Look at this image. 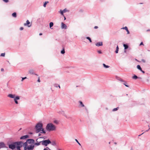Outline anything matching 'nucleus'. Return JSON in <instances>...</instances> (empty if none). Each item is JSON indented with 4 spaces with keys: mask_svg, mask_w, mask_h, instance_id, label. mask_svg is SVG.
Wrapping results in <instances>:
<instances>
[{
    "mask_svg": "<svg viewBox=\"0 0 150 150\" xmlns=\"http://www.w3.org/2000/svg\"><path fill=\"white\" fill-rule=\"evenodd\" d=\"M20 142L19 141L12 142L8 145L9 148L12 150H14L16 148L17 150H21L20 149Z\"/></svg>",
    "mask_w": 150,
    "mask_h": 150,
    "instance_id": "nucleus-1",
    "label": "nucleus"
},
{
    "mask_svg": "<svg viewBox=\"0 0 150 150\" xmlns=\"http://www.w3.org/2000/svg\"><path fill=\"white\" fill-rule=\"evenodd\" d=\"M46 129L47 131L50 132L55 130L56 127L52 123H49L46 125Z\"/></svg>",
    "mask_w": 150,
    "mask_h": 150,
    "instance_id": "nucleus-2",
    "label": "nucleus"
},
{
    "mask_svg": "<svg viewBox=\"0 0 150 150\" xmlns=\"http://www.w3.org/2000/svg\"><path fill=\"white\" fill-rule=\"evenodd\" d=\"M43 124L41 122L37 123L35 126V132L38 133L40 132V129L43 127Z\"/></svg>",
    "mask_w": 150,
    "mask_h": 150,
    "instance_id": "nucleus-3",
    "label": "nucleus"
},
{
    "mask_svg": "<svg viewBox=\"0 0 150 150\" xmlns=\"http://www.w3.org/2000/svg\"><path fill=\"white\" fill-rule=\"evenodd\" d=\"M40 142H41L42 145H45V146H47L48 144H50L51 143V141L49 139L44 140L41 141Z\"/></svg>",
    "mask_w": 150,
    "mask_h": 150,
    "instance_id": "nucleus-4",
    "label": "nucleus"
},
{
    "mask_svg": "<svg viewBox=\"0 0 150 150\" xmlns=\"http://www.w3.org/2000/svg\"><path fill=\"white\" fill-rule=\"evenodd\" d=\"M19 142H20V149H21V148L23 146H25L26 147H27L28 146V142H27V141L25 142L24 143H23L21 141H19Z\"/></svg>",
    "mask_w": 150,
    "mask_h": 150,
    "instance_id": "nucleus-5",
    "label": "nucleus"
},
{
    "mask_svg": "<svg viewBox=\"0 0 150 150\" xmlns=\"http://www.w3.org/2000/svg\"><path fill=\"white\" fill-rule=\"evenodd\" d=\"M27 142L29 144H34L35 142V140L32 139H28L26 140Z\"/></svg>",
    "mask_w": 150,
    "mask_h": 150,
    "instance_id": "nucleus-6",
    "label": "nucleus"
},
{
    "mask_svg": "<svg viewBox=\"0 0 150 150\" xmlns=\"http://www.w3.org/2000/svg\"><path fill=\"white\" fill-rule=\"evenodd\" d=\"M34 148V145H30L27 146V149L28 150H33Z\"/></svg>",
    "mask_w": 150,
    "mask_h": 150,
    "instance_id": "nucleus-7",
    "label": "nucleus"
},
{
    "mask_svg": "<svg viewBox=\"0 0 150 150\" xmlns=\"http://www.w3.org/2000/svg\"><path fill=\"white\" fill-rule=\"evenodd\" d=\"M6 148L5 144L3 142H0V149L1 148Z\"/></svg>",
    "mask_w": 150,
    "mask_h": 150,
    "instance_id": "nucleus-8",
    "label": "nucleus"
},
{
    "mask_svg": "<svg viewBox=\"0 0 150 150\" xmlns=\"http://www.w3.org/2000/svg\"><path fill=\"white\" fill-rule=\"evenodd\" d=\"M30 24V23L28 20L26 21V23L24 24V26L27 25L28 27H30L31 26V24Z\"/></svg>",
    "mask_w": 150,
    "mask_h": 150,
    "instance_id": "nucleus-9",
    "label": "nucleus"
},
{
    "mask_svg": "<svg viewBox=\"0 0 150 150\" xmlns=\"http://www.w3.org/2000/svg\"><path fill=\"white\" fill-rule=\"evenodd\" d=\"M20 99V97L18 96H17L15 97L14 98V101L16 104H18V101H17V100H19Z\"/></svg>",
    "mask_w": 150,
    "mask_h": 150,
    "instance_id": "nucleus-10",
    "label": "nucleus"
},
{
    "mask_svg": "<svg viewBox=\"0 0 150 150\" xmlns=\"http://www.w3.org/2000/svg\"><path fill=\"white\" fill-rule=\"evenodd\" d=\"M29 136L28 135H25L21 136L20 138V139H25L29 137Z\"/></svg>",
    "mask_w": 150,
    "mask_h": 150,
    "instance_id": "nucleus-11",
    "label": "nucleus"
},
{
    "mask_svg": "<svg viewBox=\"0 0 150 150\" xmlns=\"http://www.w3.org/2000/svg\"><path fill=\"white\" fill-rule=\"evenodd\" d=\"M95 45L96 46L98 47L102 46L103 45V42H97Z\"/></svg>",
    "mask_w": 150,
    "mask_h": 150,
    "instance_id": "nucleus-12",
    "label": "nucleus"
},
{
    "mask_svg": "<svg viewBox=\"0 0 150 150\" xmlns=\"http://www.w3.org/2000/svg\"><path fill=\"white\" fill-rule=\"evenodd\" d=\"M62 25V29H66L67 28V26L66 25L64 24V23L62 22L61 23Z\"/></svg>",
    "mask_w": 150,
    "mask_h": 150,
    "instance_id": "nucleus-13",
    "label": "nucleus"
},
{
    "mask_svg": "<svg viewBox=\"0 0 150 150\" xmlns=\"http://www.w3.org/2000/svg\"><path fill=\"white\" fill-rule=\"evenodd\" d=\"M29 73L30 74H34V75H35L36 76H38V75L36 74H35V73H34V70H33V69H30L29 70Z\"/></svg>",
    "mask_w": 150,
    "mask_h": 150,
    "instance_id": "nucleus-14",
    "label": "nucleus"
},
{
    "mask_svg": "<svg viewBox=\"0 0 150 150\" xmlns=\"http://www.w3.org/2000/svg\"><path fill=\"white\" fill-rule=\"evenodd\" d=\"M132 79H142V78L140 77H138L136 75L134 74L132 76Z\"/></svg>",
    "mask_w": 150,
    "mask_h": 150,
    "instance_id": "nucleus-15",
    "label": "nucleus"
},
{
    "mask_svg": "<svg viewBox=\"0 0 150 150\" xmlns=\"http://www.w3.org/2000/svg\"><path fill=\"white\" fill-rule=\"evenodd\" d=\"M8 96L11 98H15V95L14 94H9L8 95Z\"/></svg>",
    "mask_w": 150,
    "mask_h": 150,
    "instance_id": "nucleus-16",
    "label": "nucleus"
},
{
    "mask_svg": "<svg viewBox=\"0 0 150 150\" xmlns=\"http://www.w3.org/2000/svg\"><path fill=\"white\" fill-rule=\"evenodd\" d=\"M41 133L45 134L46 133V131L44 130L43 127H42L41 129H40V132Z\"/></svg>",
    "mask_w": 150,
    "mask_h": 150,
    "instance_id": "nucleus-17",
    "label": "nucleus"
},
{
    "mask_svg": "<svg viewBox=\"0 0 150 150\" xmlns=\"http://www.w3.org/2000/svg\"><path fill=\"white\" fill-rule=\"evenodd\" d=\"M122 29H125V30H126L127 32V34H129V32L128 29L127 27V26H125L124 27H123Z\"/></svg>",
    "mask_w": 150,
    "mask_h": 150,
    "instance_id": "nucleus-18",
    "label": "nucleus"
},
{
    "mask_svg": "<svg viewBox=\"0 0 150 150\" xmlns=\"http://www.w3.org/2000/svg\"><path fill=\"white\" fill-rule=\"evenodd\" d=\"M67 11V10L66 9H65L63 10L62 11L60 10V13L62 14V15H64L63 13H65Z\"/></svg>",
    "mask_w": 150,
    "mask_h": 150,
    "instance_id": "nucleus-19",
    "label": "nucleus"
},
{
    "mask_svg": "<svg viewBox=\"0 0 150 150\" xmlns=\"http://www.w3.org/2000/svg\"><path fill=\"white\" fill-rule=\"evenodd\" d=\"M123 46L124 47L125 50H126L128 48V46L127 44H124L123 45Z\"/></svg>",
    "mask_w": 150,
    "mask_h": 150,
    "instance_id": "nucleus-20",
    "label": "nucleus"
},
{
    "mask_svg": "<svg viewBox=\"0 0 150 150\" xmlns=\"http://www.w3.org/2000/svg\"><path fill=\"white\" fill-rule=\"evenodd\" d=\"M54 24L52 22H50V28L52 29L53 28H51V27H52L53 25Z\"/></svg>",
    "mask_w": 150,
    "mask_h": 150,
    "instance_id": "nucleus-21",
    "label": "nucleus"
},
{
    "mask_svg": "<svg viewBox=\"0 0 150 150\" xmlns=\"http://www.w3.org/2000/svg\"><path fill=\"white\" fill-rule=\"evenodd\" d=\"M118 50H119V47H118V45H117V46L116 47V50L115 51V53H117L118 52Z\"/></svg>",
    "mask_w": 150,
    "mask_h": 150,
    "instance_id": "nucleus-22",
    "label": "nucleus"
},
{
    "mask_svg": "<svg viewBox=\"0 0 150 150\" xmlns=\"http://www.w3.org/2000/svg\"><path fill=\"white\" fill-rule=\"evenodd\" d=\"M61 54H62L65 53V51L64 50V48H63L62 50L61 51Z\"/></svg>",
    "mask_w": 150,
    "mask_h": 150,
    "instance_id": "nucleus-23",
    "label": "nucleus"
},
{
    "mask_svg": "<svg viewBox=\"0 0 150 150\" xmlns=\"http://www.w3.org/2000/svg\"><path fill=\"white\" fill-rule=\"evenodd\" d=\"M51 144L53 145V146H55L56 145V142L55 141H53L52 142H51V143H50Z\"/></svg>",
    "mask_w": 150,
    "mask_h": 150,
    "instance_id": "nucleus-24",
    "label": "nucleus"
},
{
    "mask_svg": "<svg viewBox=\"0 0 150 150\" xmlns=\"http://www.w3.org/2000/svg\"><path fill=\"white\" fill-rule=\"evenodd\" d=\"M12 16L14 17H16L17 15H16V12H14L12 14Z\"/></svg>",
    "mask_w": 150,
    "mask_h": 150,
    "instance_id": "nucleus-25",
    "label": "nucleus"
},
{
    "mask_svg": "<svg viewBox=\"0 0 150 150\" xmlns=\"http://www.w3.org/2000/svg\"><path fill=\"white\" fill-rule=\"evenodd\" d=\"M137 68L139 70H140V71H141L142 69L140 65H137Z\"/></svg>",
    "mask_w": 150,
    "mask_h": 150,
    "instance_id": "nucleus-26",
    "label": "nucleus"
},
{
    "mask_svg": "<svg viewBox=\"0 0 150 150\" xmlns=\"http://www.w3.org/2000/svg\"><path fill=\"white\" fill-rule=\"evenodd\" d=\"M40 143H41V142H37V143H35L34 142V144L35 145H36V146H39V145H40Z\"/></svg>",
    "mask_w": 150,
    "mask_h": 150,
    "instance_id": "nucleus-27",
    "label": "nucleus"
},
{
    "mask_svg": "<svg viewBox=\"0 0 150 150\" xmlns=\"http://www.w3.org/2000/svg\"><path fill=\"white\" fill-rule=\"evenodd\" d=\"M103 65L104 67L106 68H108L109 67V66L105 65V64H103Z\"/></svg>",
    "mask_w": 150,
    "mask_h": 150,
    "instance_id": "nucleus-28",
    "label": "nucleus"
},
{
    "mask_svg": "<svg viewBox=\"0 0 150 150\" xmlns=\"http://www.w3.org/2000/svg\"><path fill=\"white\" fill-rule=\"evenodd\" d=\"M123 83L126 87H129V85H127V83L125 81Z\"/></svg>",
    "mask_w": 150,
    "mask_h": 150,
    "instance_id": "nucleus-29",
    "label": "nucleus"
},
{
    "mask_svg": "<svg viewBox=\"0 0 150 150\" xmlns=\"http://www.w3.org/2000/svg\"><path fill=\"white\" fill-rule=\"evenodd\" d=\"M79 103H80L82 107H83L84 106V104H83L82 102L81 101H79Z\"/></svg>",
    "mask_w": 150,
    "mask_h": 150,
    "instance_id": "nucleus-30",
    "label": "nucleus"
},
{
    "mask_svg": "<svg viewBox=\"0 0 150 150\" xmlns=\"http://www.w3.org/2000/svg\"><path fill=\"white\" fill-rule=\"evenodd\" d=\"M86 38L89 41V42H92V40H91V38L89 37H86Z\"/></svg>",
    "mask_w": 150,
    "mask_h": 150,
    "instance_id": "nucleus-31",
    "label": "nucleus"
},
{
    "mask_svg": "<svg viewBox=\"0 0 150 150\" xmlns=\"http://www.w3.org/2000/svg\"><path fill=\"white\" fill-rule=\"evenodd\" d=\"M48 3V1H45L43 4V6L44 7H45L46 6V5L47 3Z\"/></svg>",
    "mask_w": 150,
    "mask_h": 150,
    "instance_id": "nucleus-32",
    "label": "nucleus"
},
{
    "mask_svg": "<svg viewBox=\"0 0 150 150\" xmlns=\"http://www.w3.org/2000/svg\"><path fill=\"white\" fill-rule=\"evenodd\" d=\"M119 108L118 107H117L115 108H114L113 109L112 111H116Z\"/></svg>",
    "mask_w": 150,
    "mask_h": 150,
    "instance_id": "nucleus-33",
    "label": "nucleus"
},
{
    "mask_svg": "<svg viewBox=\"0 0 150 150\" xmlns=\"http://www.w3.org/2000/svg\"><path fill=\"white\" fill-rule=\"evenodd\" d=\"M56 124H58L59 123V122L58 121L56 120H55L53 121Z\"/></svg>",
    "mask_w": 150,
    "mask_h": 150,
    "instance_id": "nucleus-34",
    "label": "nucleus"
},
{
    "mask_svg": "<svg viewBox=\"0 0 150 150\" xmlns=\"http://www.w3.org/2000/svg\"><path fill=\"white\" fill-rule=\"evenodd\" d=\"M64 116L67 119H70L71 117H70L67 116L66 115H64Z\"/></svg>",
    "mask_w": 150,
    "mask_h": 150,
    "instance_id": "nucleus-35",
    "label": "nucleus"
},
{
    "mask_svg": "<svg viewBox=\"0 0 150 150\" xmlns=\"http://www.w3.org/2000/svg\"><path fill=\"white\" fill-rule=\"evenodd\" d=\"M75 140L80 146H81V144H80V143L79 142L78 140L76 139H75Z\"/></svg>",
    "mask_w": 150,
    "mask_h": 150,
    "instance_id": "nucleus-36",
    "label": "nucleus"
},
{
    "mask_svg": "<svg viewBox=\"0 0 150 150\" xmlns=\"http://www.w3.org/2000/svg\"><path fill=\"white\" fill-rule=\"evenodd\" d=\"M119 80V81H120L121 82H122L123 83L125 81L123 80L122 79H120Z\"/></svg>",
    "mask_w": 150,
    "mask_h": 150,
    "instance_id": "nucleus-37",
    "label": "nucleus"
},
{
    "mask_svg": "<svg viewBox=\"0 0 150 150\" xmlns=\"http://www.w3.org/2000/svg\"><path fill=\"white\" fill-rule=\"evenodd\" d=\"M97 52L100 54H102V52H101V51L100 50H98L97 51Z\"/></svg>",
    "mask_w": 150,
    "mask_h": 150,
    "instance_id": "nucleus-38",
    "label": "nucleus"
},
{
    "mask_svg": "<svg viewBox=\"0 0 150 150\" xmlns=\"http://www.w3.org/2000/svg\"><path fill=\"white\" fill-rule=\"evenodd\" d=\"M5 55V53H2L1 54V56L4 57Z\"/></svg>",
    "mask_w": 150,
    "mask_h": 150,
    "instance_id": "nucleus-39",
    "label": "nucleus"
},
{
    "mask_svg": "<svg viewBox=\"0 0 150 150\" xmlns=\"http://www.w3.org/2000/svg\"><path fill=\"white\" fill-rule=\"evenodd\" d=\"M26 78H27L26 77H22V80H21V81H23Z\"/></svg>",
    "mask_w": 150,
    "mask_h": 150,
    "instance_id": "nucleus-40",
    "label": "nucleus"
},
{
    "mask_svg": "<svg viewBox=\"0 0 150 150\" xmlns=\"http://www.w3.org/2000/svg\"><path fill=\"white\" fill-rule=\"evenodd\" d=\"M48 149L50 150L49 148L48 147H46V148H44L43 150H48Z\"/></svg>",
    "mask_w": 150,
    "mask_h": 150,
    "instance_id": "nucleus-41",
    "label": "nucleus"
},
{
    "mask_svg": "<svg viewBox=\"0 0 150 150\" xmlns=\"http://www.w3.org/2000/svg\"><path fill=\"white\" fill-rule=\"evenodd\" d=\"M24 147V150H26L27 149V147H26L25 146H23Z\"/></svg>",
    "mask_w": 150,
    "mask_h": 150,
    "instance_id": "nucleus-42",
    "label": "nucleus"
},
{
    "mask_svg": "<svg viewBox=\"0 0 150 150\" xmlns=\"http://www.w3.org/2000/svg\"><path fill=\"white\" fill-rule=\"evenodd\" d=\"M6 3H7L8 2V0H3Z\"/></svg>",
    "mask_w": 150,
    "mask_h": 150,
    "instance_id": "nucleus-43",
    "label": "nucleus"
},
{
    "mask_svg": "<svg viewBox=\"0 0 150 150\" xmlns=\"http://www.w3.org/2000/svg\"><path fill=\"white\" fill-rule=\"evenodd\" d=\"M141 45H144L143 42H141L139 44V46H141Z\"/></svg>",
    "mask_w": 150,
    "mask_h": 150,
    "instance_id": "nucleus-44",
    "label": "nucleus"
},
{
    "mask_svg": "<svg viewBox=\"0 0 150 150\" xmlns=\"http://www.w3.org/2000/svg\"><path fill=\"white\" fill-rule=\"evenodd\" d=\"M54 86L56 87H57V84H54Z\"/></svg>",
    "mask_w": 150,
    "mask_h": 150,
    "instance_id": "nucleus-45",
    "label": "nucleus"
},
{
    "mask_svg": "<svg viewBox=\"0 0 150 150\" xmlns=\"http://www.w3.org/2000/svg\"><path fill=\"white\" fill-rule=\"evenodd\" d=\"M38 82H40V78L39 77L38 78V81H37Z\"/></svg>",
    "mask_w": 150,
    "mask_h": 150,
    "instance_id": "nucleus-46",
    "label": "nucleus"
},
{
    "mask_svg": "<svg viewBox=\"0 0 150 150\" xmlns=\"http://www.w3.org/2000/svg\"><path fill=\"white\" fill-rule=\"evenodd\" d=\"M23 29V27H21L20 28V30H22Z\"/></svg>",
    "mask_w": 150,
    "mask_h": 150,
    "instance_id": "nucleus-47",
    "label": "nucleus"
},
{
    "mask_svg": "<svg viewBox=\"0 0 150 150\" xmlns=\"http://www.w3.org/2000/svg\"><path fill=\"white\" fill-rule=\"evenodd\" d=\"M142 73H143V74H144L145 73V71L143 70H142H142H141L140 71Z\"/></svg>",
    "mask_w": 150,
    "mask_h": 150,
    "instance_id": "nucleus-48",
    "label": "nucleus"
},
{
    "mask_svg": "<svg viewBox=\"0 0 150 150\" xmlns=\"http://www.w3.org/2000/svg\"><path fill=\"white\" fill-rule=\"evenodd\" d=\"M142 61L144 63L145 62V60L143 59H142Z\"/></svg>",
    "mask_w": 150,
    "mask_h": 150,
    "instance_id": "nucleus-49",
    "label": "nucleus"
},
{
    "mask_svg": "<svg viewBox=\"0 0 150 150\" xmlns=\"http://www.w3.org/2000/svg\"><path fill=\"white\" fill-rule=\"evenodd\" d=\"M98 27L97 26H95L94 27L95 29H97L98 28Z\"/></svg>",
    "mask_w": 150,
    "mask_h": 150,
    "instance_id": "nucleus-50",
    "label": "nucleus"
},
{
    "mask_svg": "<svg viewBox=\"0 0 150 150\" xmlns=\"http://www.w3.org/2000/svg\"><path fill=\"white\" fill-rule=\"evenodd\" d=\"M85 109L87 111V112H88V110H87V108L86 107H85Z\"/></svg>",
    "mask_w": 150,
    "mask_h": 150,
    "instance_id": "nucleus-51",
    "label": "nucleus"
},
{
    "mask_svg": "<svg viewBox=\"0 0 150 150\" xmlns=\"http://www.w3.org/2000/svg\"><path fill=\"white\" fill-rule=\"evenodd\" d=\"M1 71H4V69L3 68H1Z\"/></svg>",
    "mask_w": 150,
    "mask_h": 150,
    "instance_id": "nucleus-52",
    "label": "nucleus"
},
{
    "mask_svg": "<svg viewBox=\"0 0 150 150\" xmlns=\"http://www.w3.org/2000/svg\"><path fill=\"white\" fill-rule=\"evenodd\" d=\"M42 33H40V34H39V35H42Z\"/></svg>",
    "mask_w": 150,
    "mask_h": 150,
    "instance_id": "nucleus-53",
    "label": "nucleus"
},
{
    "mask_svg": "<svg viewBox=\"0 0 150 150\" xmlns=\"http://www.w3.org/2000/svg\"><path fill=\"white\" fill-rule=\"evenodd\" d=\"M41 135V134L40 133H39L38 134V136H40Z\"/></svg>",
    "mask_w": 150,
    "mask_h": 150,
    "instance_id": "nucleus-54",
    "label": "nucleus"
},
{
    "mask_svg": "<svg viewBox=\"0 0 150 150\" xmlns=\"http://www.w3.org/2000/svg\"><path fill=\"white\" fill-rule=\"evenodd\" d=\"M29 134H33V133L32 132H30Z\"/></svg>",
    "mask_w": 150,
    "mask_h": 150,
    "instance_id": "nucleus-55",
    "label": "nucleus"
},
{
    "mask_svg": "<svg viewBox=\"0 0 150 150\" xmlns=\"http://www.w3.org/2000/svg\"><path fill=\"white\" fill-rule=\"evenodd\" d=\"M130 150H133L132 147H131V149Z\"/></svg>",
    "mask_w": 150,
    "mask_h": 150,
    "instance_id": "nucleus-56",
    "label": "nucleus"
},
{
    "mask_svg": "<svg viewBox=\"0 0 150 150\" xmlns=\"http://www.w3.org/2000/svg\"><path fill=\"white\" fill-rule=\"evenodd\" d=\"M66 19V18L65 16H64V20H65Z\"/></svg>",
    "mask_w": 150,
    "mask_h": 150,
    "instance_id": "nucleus-57",
    "label": "nucleus"
},
{
    "mask_svg": "<svg viewBox=\"0 0 150 150\" xmlns=\"http://www.w3.org/2000/svg\"><path fill=\"white\" fill-rule=\"evenodd\" d=\"M144 133L143 132V133L142 134H141L139 135V136H141V135H142V134Z\"/></svg>",
    "mask_w": 150,
    "mask_h": 150,
    "instance_id": "nucleus-58",
    "label": "nucleus"
},
{
    "mask_svg": "<svg viewBox=\"0 0 150 150\" xmlns=\"http://www.w3.org/2000/svg\"><path fill=\"white\" fill-rule=\"evenodd\" d=\"M114 144H117V143L115 142Z\"/></svg>",
    "mask_w": 150,
    "mask_h": 150,
    "instance_id": "nucleus-59",
    "label": "nucleus"
},
{
    "mask_svg": "<svg viewBox=\"0 0 150 150\" xmlns=\"http://www.w3.org/2000/svg\"><path fill=\"white\" fill-rule=\"evenodd\" d=\"M149 130V129L148 130H146V132H148Z\"/></svg>",
    "mask_w": 150,
    "mask_h": 150,
    "instance_id": "nucleus-60",
    "label": "nucleus"
},
{
    "mask_svg": "<svg viewBox=\"0 0 150 150\" xmlns=\"http://www.w3.org/2000/svg\"><path fill=\"white\" fill-rule=\"evenodd\" d=\"M58 86L59 87V88H60V86H59V85H58Z\"/></svg>",
    "mask_w": 150,
    "mask_h": 150,
    "instance_id": "nucleus-61",
    "label": "nucleus"
},
{
    "mask_svg": "<svg viewBox=\"0 0 150 150\" xmlns=\"http://www.w3.org/2000/svg\"><path fill=\"white\" fill-rule=\"evenodd\" d=\"M147 31H150V29H148V30H147Z\"/></svg>",
    "mask_w": 150,
    "mask_h": 150,
    "instance_id": "nucleus-62",
    "label": "nucleus"
},
{
    "mask_svg": "<svg viewBox=\"0 0 150 150\" xmlns=\"http://www.w3.org/2000/svg\"><path fill=\"white\" fill-rule=\"evenodd\" d=\"M39 138H43V137H39Z\"/></svg>",
    "mask_w": 150,
    "mask_h": 150,
    "instance_id": "nucleus-63",
    "label": "nucleus"
},
{
    "mask_svg": "<svg viewBox=\"0 0 150 150\" xmlns=\"http://www.w3.org/2000/svg\"><path fill=\"white\" fill-rule=\"evenodd\" d=\"M126 52V50H125V52Z\"/></svg>",
    "mask_w": 150,
    "mask_h": 150,
    "instance_id": "nucleus-64",
    "label": "nucleus"
}]
</instances>
